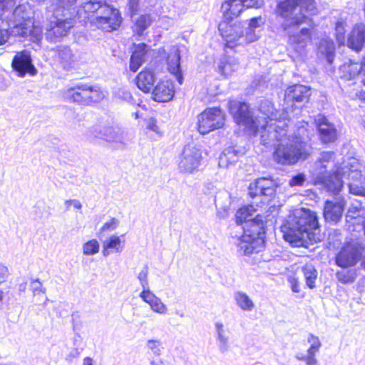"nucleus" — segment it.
<instances>
[{"instance_id": "obj_24", "label": "nucleus", "mask_w": 365, "mask_h": 365, "mask_svg": "<svg viewBox=\"0 0 365 365\" xmlns=\"http://www.w3.org/2000/svg\"><path fill=\"white\" fill-rule=\"evenodd\" d=\"M346 178L350 180L348 185L351 193L365 196V173L362 170L349 172Z\"/></svg>"}, {"instance_id": "obj_61", "label": "nucleus", "mask_w": 365, "mask_h": 365, "mask_svg": "<svg viewBox=\"0 0 365 365\" xmlns=\"http://www.w3.org/2000/svg\"><path fill=\"white\" fill-rule=\"evenodd\" d=\"M6 0H0V13L3 12L6 8Z\"/></svg>"}, {"instance_id": "obj_2", "label": "nucleus", "mask_w": 365, "mask_h": 365, "mask_svg": "<svg viewBox=\"0 0 365 365\" xmlns=\"http://www.w3.org/2000/svg\"><path fill=\"white\" fill-rule=\"evenodd\" d=\"M283 237L295 247H307L309 242L321 241L317 214L309 209L296 210L281 227Z\"/></svg>"}, {"instance_id": "obj_40", "label": "nucleus", "mask_w": 365, "mask_h": 365, "mask_svg": "<svg viewBox=\"0 0 365 365\" xmlns=\"http://www.w3.org/2000/svg\"><path fill=\"white\" fill-rule=\"evenodd\" d=\"M142 299L150 305V307L155 312H160V304L157 297L148 290H143L140 293Z\"/></svg>"}, {"instance_id": "obj_28", "label": "nucleus", "mask_w": 365, "mask_h": 365, "mask_svg": "<svg viewBox=\"0 0 365 365\" xmlns=\"http://www.w3.org/2000/svg\"><path fill=\"white\" fill-rule=\"evenodd\" d=\"M147 53V45L144 43H138L135 46L130 58L129 68L132 72H136L142 66L144 57Z\"/></svg>"}, {"instance_id": "obj_56", "label": "nucleus", "mask_w": 365, "mask_h": 365, "mask_svg": "<svg viewBox=\"0 0 365 365\" xmlns=\"http://www.w3.org/2000/svg\"><path fill=\"white\" fill-rule=\"evenodd\" d=\"M291 283H292V290L296 293L299 292H300V286H299V282L297 280L293 279V281L291 282Z\"/></svg>"}, {"instance_id": "obj_38", "label": "nucleus", "mask_w": 365, "mask_h": 365, "mask_svg": "<svg viewBox=\"0 0 365 365\" xmlns=\"http://www.w3.org/2000/svg\"><path fill=\"white\" fill-rule=\"evenodd\" d=\"M175 87L173 80L169 78L161 81V103L168 102L173 99Z\"/></svg>"}, {"instance_id": "obj_4", "label": "nucleus", "mask_w": 365, "mask_h": 365, "mask_svg": "<svg viewBox=\"0 0 365 365\" xmlns=\"http://www.w3.org/2000/svg\"><path fill=\"white\" fill-rule=\"evenodd\" d=\"M256 210L252 205L242 207L236 213L237 227L243 230L244 234L237 239V252L250 256L261 252L264 245L265 231L263 221L255 215Z\"/></svg>"}, {"instance_id": "obj_20", "label": "nucleus", "mask_w": 365, "mask_h": 365, "mask_svg": "<svg viewBox=\"0 0 365 365\" xmlns=\"http://www.w3.org/2000/svg\"><path fill=\"white\" fill-rule=\"evenodd\" d=\"M340 78L350 81L357 76H365V58L360 63L349 60L339 67Z\"/></svg>"}, {"instance_id": "obj_33", "label": "nucleus", "mask_w": 365, "mask_h": 365, "mask_svg": "<svg viewBox=\"0 0 365 365\" xmlns=\"http://www.w3.org/2000/svg\"><path fill=\"white\" fill-rule=\"evenodd\" d=\"M234 299L237 307L244 312H252L255 307L252 299L245 292L241 291L235 292Z\"/></svg>"}, {"instance_id": "obj_44", "label": "nucleus", "mask_w": 365, "mask_h": 365, "mask_svg": "<svg viewBox=\"0 0 365 365\" xmlns=\"http://www.w3.org/2000/svg\"><path fill=\"white\" fill-rule=\"evenodd\" d=\"M128 14L130 18L137 15L140 9V0H127Z\"/></svg>"}, {"instance_id": "obj_21", "label": "nucleus", "mask_w": 365, "mask_h": 365, "mask_svg": "<svg viewBox=\"0 0 365 365\" xmlns=\"http://www.w3.org/2000/svg\"><path fill=\"white\" fill-rule=\"evenodd\" d=\"M168 70L170 76L174 78L179 84H182L183 76L180 68V53L178 47L170 48L167 56Z\"/></svg>"}, {"instance_id": "obj_41", "label": "nucleus", "mask_w": 365, "mask_h": 365, "mask_svg": "<svg viewBox=\"0 0 365 365\" xmlns=\"http://www.w3.org/2000/svg\"><path fill=\"white\" fill-rule=\"evenodd\" d=\"M100 245L97 240L91 239L83 245V253L85 255H93L99 252Z\"/></svg>"}, {"instance_id": "obj_29", "label": "nucleus", "mask_w": 365, "mask_h": 365, "mask_svg": "<svg viewBox=\"0 0 365 365\" xmlns=\"http://www.w3.org/2000/svg\"><path fill=\"white\" fill-rule=\"evenodd\" d=\"M124 241L121 240L120 236L115 235H110L103 245L102 254L103 256H108L112 250L115 252L122 251Z\"/></svg>"}, {"instance_id": "obj_49", "label": "nucleus", "mask_w": 365, "mask_h": 365, "mask_svg": "<svg viewBox=\"0 0 365 365\" xmlns=\"http://www.w3.org/2000/svg\"><path fill=\"white\" fill-rule=\"evenodd\" d=\"M305 180V175L304 173H299L292 178V179L289 180V185L291 187L301 186L303 185Z\"/></svg>"}, {"instance_id": "obj_45", "label": "nucleus", "mask_w": 365, "mask_h": 365, "mask_svg": "<svg viewBox=\"0 0 365 365\" xmlns=\"http://www.w3.org/2000/svg\"><path fill=\"white\" fill-rule=\"evenodd\" d=\"M262 23V19L261 17H255L250 19L248 26L245 28V33L251 31L257 35V39L258 38V34L256 32V29L260 26V24Z\"/></svg>"}, {"instance_id": "obj_7", "label": "nucleus", "mask_w": 365, "mask_h": 365, "mask_svg": "<svg viewBox=\"0 0 365 365\" xmlns=\"http://www.w3.org/2000/svg\"><path fill=\"white\" fill-rule=\"evenodd\" d=\"M334 153L332 151H324L320 155L312 168V175L315 180L324 185L328 192H332L336 194L342 188V182L339 178V175L329 174L327 175V168L334 158Z\"/></svg>"}, {"instance_id": "obj_10", "label": "nucleus", "mask_w": 365, "mask_h": 365, "mask_svg": "<svg viewBox=\"0 0 365 365\" xmlns=\"http://www.w3.org/2000/svg\"><path fill=\"white\" fill-rule=\"evenodd\" d=\"M122 22L123 18L120 11L107 4L103 6L94 24L102 31L112 32L117 30Z\"/></svg>"}, {"instance_id": "obj_48", "label": "nucleus", "mask_w": 365, "mask_h": 365, "mask_svg": "<svg viewBox=\"0 0 365 365\" xmlns=\"http://www.w3.org/2000/svg\"><path fill=\"white\" fill-rule=\"evenodd\" d=\"M337 279L343 284L351 283L354 278L349 272L339 271L336 274Z\"/></svg>"}, {"instance_id": "obj_36", "label": "nucleus", "mask_w": 365, "mask_h": 365, "mask_svg": "<svg viewBox=\"0 0 365 365\" xmlns=\"http://www.w3.org/2000/svg\"><path fill=\"white\" fill-rule=\"evenodd\" d=\"M361 170V165L355 158L350 159L343 167L337 168L335 170V175H339V178L342 181V178H346L349 172H356ZM343 183V182H341Z\"/></svg>"}, {"instance_id": "obj_27", "label": "nucleus", "mask_w": 365, "mask_h": 365, "mask_svg": "<svg viewBox=\"0 0 365 365\" xmlns=\"http://www.w3.org/2000/svg\"><path fill=\"white\" fill-rule=\"evenodd\" d=\"M314 27V26L313 27L307 26V27L301 29L297 33H293L292 29L295 27H291L289 32L285 31L289 35L290 43L295 45V48L302 49L306 46L307 42L311 39V30Z\"/></svg>"}, {"instance_id": "obj_47", "label": "nucleus", "mask_w": 365, "mask_h": 365, "mask_svg": "<svg viewBox=\"0 0 365 365\" xmlns=\"http://www.w3.org/2000/svg\"><path fill=\"white\" fill-rule=\"evenodd\" d=\"M118 220L117 218L112 217L101 226L99 231L101 233L108 231H113L118 227Z\"/></svg>"}, {"instance_id": "obj_13", "label": "nucleus", "mask_w": 365, "mask_h": 365, "mask_svg": "<svg viewBox=\"0 0 365 365\" xmlns=\"http://www.w3.org/2000/svg\"><path fill=\"white\" fill-rule=\"evenodd\" d=\"M263 0H227L221 6L224 20H232L237 18L244 8H259Z\"/></svg>"}, {"instance_id": "obj_32", "label": "nucleus", "mask_w": 365, "mask_h": 365, "mask_svg": "<svg viewBox=\"0 0 365 365\" xmlns=\"http://www.w3.org/2000/svg\"><path fill=\"white\" fill-rule=\"evenodd\" d=\"M301 273L303 275L307 287L312 289L315 288L318 272L314 266L312 264H306L302 267Z\"/></svg>"}, {"instance_id": "obj_55", "label": "nucleus", "mask_w": 365, "mask_h": 365, "mask_svg": "<svg viewBox=\"0 0 365 365\" xmlns=\"http://www.w3.org/2000/svg\"><path fill=\"white\" fill-rule=\"evenodd\" d=\"M362 81L364 83L363 87L359 92L356 93V96L360 101L365 102V79L363 78Z\"/></svg>"}, {"instance_id": "obj_64", "label": "nucleus", "mask_w": 365, "mask_h": 365, "mask_svg": "<svg viewBox=\"0 0 365 365\" xmlns=\"http://www.w3.org/2000/svg\"><path fill=\"white\" fill-rule=\"evenodd\" d=\"M21 35L22 36H26V35H27V31H22V33L21 34Z\"/></svg>"}, {"instance_id": "obj_37", "label": "nucleus", "mask_w": 365, "mask_h": 365, "mask_svg": "<svg viewBox=\"0 0 365 365\" xmlns=\"http://www.w3.org/2000/svg\"><path fill=\"white\" fill-rule=\"evenodd\" d=\"M238 67L239 65L234 58L227 56L220 61L218 68L222 74L225 76H230L232 72L237 71Z\"/></svg>"}, {"instance_id": "obj_8", "label": "nucleus", "mask_w": 365, "mask_h": 365, "mask_svg": "<svg viewBox=\"0 0 365 365\" xmlns=\"http://www.w3.org/2000/svg\"><path fill=\"white\" fill-rule=\"evenodd\" d=\"M231 20H223L218 25V30L227 47L232 48L236 44H244L254 42L257 35L251 31L245 33L244 25L240 22L230 23Z\"/></svg>"}, {"instance_id": "obj_26", "label": "nucleus", "mask_w": 365, "mask_h": 365, "mask_svg": "<svg viewBox=\"0 0 365 365\" xmlns=\"http://www.w3.org/2000/svg\"><path fill=\"white\" fill-rule=\"evenodd\" d=\"M55 52V58L61 65V66L66 70L71 68L76 59L71 49L66 46H58L53 49Z\"/></svg>"}, {"instance_id": "obj_19", "label": "nucleus", "mask_w": 365, "mask_h": 365, "mask_svg": "<svg viewBox=\"0 0 365 365\" xmlns=\"http://www.w3.org/2000/svg\"><path fill=\"white\" fill-rule=\"evenodd\" d=\"M339 190L336 194L330 192L335 197L333 200H327L324 207V217L326 221L338 222L341 216L345 206L344 199L339 196Z\"/></svg>"}, {"instance_id": "obj_9", "label": "nucleus", "mask_w": 365, "mask_h": 365, "mask_svg": "<svg viewBox=\"0 0 365 365\" xmlns=\"http://www.w3.org/2000/svg\"><path fill=\"white\" fill-rule=\"evenodd\" d=\"M225 123V114L219 108H209L198 115V130L201 134H207L220 128Z\"/></svg>"}, {"instance_id": "obj_25", "label": "nucleus", "mask_w": 365, "mask_h": 365, "mask_svg": "<svg viewBox=\"0 0 365 365\" xmlns=\"http://www.w3.org/2000/svg\"><path fill=\"white\" fill-rule=\"evenodd\" d=\"M346 41L349 48L356 51H360L365 43V25L364 24L356 25Z\"/></svg>"}, {"instance_id": "obj_62", "label": "nucleus", "mask_w": 365, "mask_h": 365, "mask_svg": "<svg viewBox=\"0 0 365 365\" xmlns=\"http://www.w3.org/2000/svg\"><path fill=\"white\" fill-rule=\"evenodd\" d=\"M3 297H4V292H3V291L1 289H0V303L3 300Z\"/></svg>"}, {"instance_id": "obj_15", "label": "nucleus", "mask_w": 365, "mask_h": 365, "mask_svg": "<svg viewBox=\"0 0 365 365\" xmlns=\"http://www.w3.org/2000/svg\"><path fill=\"white\" fill-rule=\"evenodd\" d=\"M276 184L273 180L268 178H259L249 186V195L251 197H263L262 201L269 202L275 195Z\"/></svg>"}, {"instance_id": "obj_59", "label": "nucleus", "mask_w": 365, "mask_h": 365, "mask_svg": "<svg viewBox=\"0 0 365 365\" xmlns=\"http://www.w3.org/2000/svg\"><path fill=\"white\" fill-rule=\"evenodd\" d=\"M93 359L91 357L87 356L83 359L82 365H93Z\"/></svg>"}, {"instance_id": "obj_39", "label": "nucleus", "mask_w": 365, "mask_h": 365, "mask_svg": "<svg viewBox=\"0 0 365 365\" xmlns=\"http://www.w3.org/2000/svg\"><path fill=\"white\" fill-rule=\"evenodd\" d=\"M33 283H38L39 285L38 287L33 288V302L36 305L45 304L46 302L47 301V297L45 290L42 289L41 282H39L38 280H35L33 282Z\"/></svg>"}, {"instance_id": "obj_42", "label": "nucleus", "mask_w": 365, "mask_h": 365, "mask_svg": "<svg viewBox=\"0 0 365 365\" xmlns=\"http://www.w3.org/2000/svg\"><path fill=\"white\" fill-rule=\"evenodd\" d=\"M345 33V23L342 21H337L335 25V36L339 45H344L346 42Z\"/></svg>"}, {"instance_id": "obj_63", "label": "nucleus", "mask_w": 365, "mask_h": 365, "mask_svg": "<svg viewBox=\"0 0 365 365\" xmlns=\"http://www.w3.org/2000/svg\"><path fill=\"white\" fill-rule=\"evenodd\" d=\"M166 309L165 305L161 303V308H160V310H161V314L164 312V311Z\"/></svg>"}, {"instance_id": "obj_58", "label": "nucleus", "mask_w": 365, "mask_h": 365, "mask_svg": "<svg viewBox=\"0 0 365 365\" xmlns=\"http://www.w3.org/2000/svg\"><path fill=\"white\" fill-rule=\"evenodd\" d=\"M67 205H73L74 207H76L77 209L81 208V202L76 200H70L67 201Z\"/></svg>"}, {"instance_id": "obj_51", "label": "nucleus", "mask_w": 365, "mask_h": 365, "mask_svg": "<svg viewBox=\"0 0 365 365\" xmlns=\"http://www.w3.org/2000/svg\"><path fill=\"white\" fill-rule=\"evenodd\" d=\"M10 38V33L8 29L0 26V46L5 44Z\"/></svg>"}, {"instance_id": "obj_30", "label": "nucleus", "mask_w": 365, "mask_h": 365, "mask_svg": "<svg viewBox=\"0 0 365 365\" xmlns=\"http://www.w3.org/2000/svg\"><path fill=\"white\" fill-rule=\"evenodd\" d=\"M239 156L240 152L236 150L233 147H229L225 149L220 155L218 162L219 166L227 168L236 163L239 159Z\"/></svg>"}, {"instance_id": "obj_46", "label": "nucleus", "mask_w": 365, "mask_h": 365, "mask_svg": "<svg viewBox=\"0 0 365 365\" xmlns=\"http://www.w3.org/2000/svg\"><path fill=\"white\" fill-rule=\"evenodd\" d=\"M76 2L77 0H55L56 10H68L73 6Z\"/></svg>"}, {"instance_id": "obj_34", "label": "nucleus", "mask_w": 365, "mask_h": 365, "mask_svg": "<svg viewBox=\"0 0 365 365\" xmlns=\"http://www.w3.org/2000/svg\"><path fill=\"white\" fill-rule=\"evenodd\" d=\"M153 21L150 14H145L140 15L135 21L133 29L138 36H141L144 31L149 27Z\"/></svg>"}, {"instance_id": "obj_14", "label": "nucleus", "mask_w": 365, "mask_h": 365, "mask_svg": "<svg viewBox=\"0 0 365 365\" xmlns=\"http://www.w3.org/2000/svg\"><path fill=\"white\" fill-rule=\"evenodd\" d=\"M364 247L359 242H354L344 247L336 257V264L343 268L355 265L359 260Z\"/></svg>"}, {"instance_id": "obj_1", "label": "nucleus", "mask_w": 365, "mask_h": 365, "mask_svg": "<svg viewBox=\"0 0 365 365\" xmlns=\"http://www.w3.org/2000/svg\"><path fill=\"white\" fill-rule=\"evenodd\" d=\"M230 113L232 115L235 121L240 125H243L248 130L250 134L256 135L260 127L263 131L262 133L269 134V131H273V128L269 127L273 124L280 125L281 132L286 134V128L288 127L287 121V113L274 110L273 104L269 100L261 101L259 110L264 115V122L260 123L257 118H254L253 115L249 109V106L245 102L237 101H230L229 102Z\"/></svg>"}, {"instance_id": "obj_54", "label": "nucleus", "mask_w": 365, "mask_h": 365, "mask_svg": "<svg viewBox=\"0 0 365 365\" xmlns=\"http://www.w3.org/2000/svg\"><path fill=\"white\" fill-rule=\"evenodd\" d=\"M147 275H148L147 270L143 269L139 272L138 276V278L139 279V280L140 281V282L143 287L145 286V284H147V282H146Z\"/></svg>"}, {"instance_id": "obj_31", "label": "nucleus", "mask_w": 365, "mask_h": 365, "mask_svg": "<svg viewBox=\"0 0 365 365\" xmlns=\"http://www.w3.org/2000/svg\"><path fill=\"white\" fill-rule=\"evenodd\" d=\"M215 331L217 334V341L219 350L224 353L228 350L229 337L227 334V330L222 322H217L215 324Z\"/></svg>"}, {"instance_id": "obj_22", "label": "nucleus", "mask_w": 365, "mask_h": 365, "mask_svg": "<svg viewBox=\"0 0 365 365\" xmlns=\"http://www.w3.org/2000/svg\"><path fill=\"white\" fill-rule=\"evenodd\" d=\"M73 27V24L71 18L64 19H57L51 23L49 29L47 31V36L52 41L66 36L69 30Z\"/></svg>"}, {"instance_id": "obj_35", "label": "nucleus", "mask_w": 365, "mask_h": 365, "mask_svg": "<svg viewBox=\"0 0 365 365\" xmlns=\"http://www.w3.org/2000/svg\"><path fill=\"white\" fill-rule=\"evenodd\" d=\"M319 51L325 56L327 62L331 64L334 61L335 46L332 41L322 39L319 45Z\"/></svg>"}, {"instance_id": "obj_23", "label": "nucleus", "mask_w": 365, "mask_h": 365, "mask_svg": "<svg viewBox=\"0 0 365 365\" xmlns=\"http://www.w3.org/2000/svg\"><path fill=\"white\" fill-rule=\"evenodd\" d=\"M317 125L321 140L324 143L334 142L337 137L336 129L324 116H319L317 120Z\"/></svg>"}, {"instance_id": "obj_18", "label": "nucleus", "mask_w": 365, "mask_h": 365, "mask_svg": "<svg viewBox=\"0 0 365 365\" xmlns=\"http://www.w3.org/2000/svg\"><path fill=\"white\" fill-rule=\"evenodd\" d=\"M106 2L97 0L87 1L79 6L77 11V16L81 21L95 24L97 16H99L101 11L103 10Z\"/></svg>"}, {"instance_id": "obj_5", "label": "nucleus", "mask_w": 365, "mask_h": 365, "mask_svg": "<svg viewBox=\"0 0 365 365\" xmlns=\"http://www.w3.org/2000/svg\"><path fill=\"white\" fill-rule=\"evenodd\" d=\"M277 16L284 19L282 24L284 31L289 32L291 27L298 28L302 24L313 27L314 23L311 16L318 13L314 0H276Z\"/></svg>"}, {"instance_id": "obj_6", "label": "nucleus", "mask_w": 365, "mask_h": 365, "mask_svg": "<svg viewBox=\"0 0 365 365\" xmlns=\"http://www.w3.org/2000/svg\"><path fill=\"white\" fill-rule=\"evenodd\" d=\"M64 97L70 103L92 106L101 102L105 94L97 85L81 83L68 88L64 92Z\"/></svg>"}, {"instance_id": "obj_11", "label": "nucleus", "mask_w": 365, "mask_h": 365, "mask_svg": "<svg viewBox=\"0 0 365 365\" xmlns=\"http://www.w3.org/2000/svg\"><path fill=\"white\" fill-rule=\"evenodd\" d=\"M201 160V150L195 145L187 144L182 150L178 167L182 173H192L199 168Z\"/></svg>"}, {"instance_id": "obj_60", "label": "nucleus", "mask_w": 365, "mask_h": 365, "mask_svg": "<svg viewBox=\"0 0 365 365\" xmlns=\"http://www.w3.org/2000/svg\"><path fill=\"white\" fill-rule=\"evenodd\" d=\"M148 346L149 349H153L158 346V341H153V340H150L148 342Z\"/></svg>"}, {"instance_id": "obj_50", "label": "nucleus", "mask_w": 365, "mask_h": 365, "mask_svg": "<svg viewBox=\"0 0 365 365\" xmlns=\"http://www.w3.org/2000/svg\"><path fill=\"white\" fill-rule=\"evenodd\" d=\"M315 356L316 354L307 353V356H302V358H299V361H305L306 365H316L317 364V359Z\"/></svg>"}, {"instance_id": "obj_57", "label": "nucleus", "mask_w": 365, "mask_h": 365, "mask_svg": "<svg viewBox=\"0 0 365 365\" xmlns=\"http://www.w3.org/2000/svg\"><path fill=\"white\" fill-rule=\"evenodd\" d=\"M7 272L6 267L0 265V283L4 281V278L6 277Z\"/></svg>"}, {"instance_id": "obj_17", "label": "nucleus", "mask_w": 365, "mask_h": 365, "mask_svg": "<svg viewBox=\"0 0 365 365\" xmlns=\"http://www.w3.org/2000/svg\"><path fill=\"white\" fill-rule=\"evenodd\" d=\"M311 89L306 86L294 84L288 87L284 93L285 109L292 107L294 103H304L309 101Z\"/></svg>"}, {"instance_id": "obj_16", "label": "nucleus", "mask_w": 365, "mask_h": 365, "mask_svg": "<svg viewBox=\"0 0 365 365\" xmlns=\"http://www.w3.org/2000/svg\"><path fill=\"white\" fill-rule=\"evenodd\" d=\"M137 87L143 93H148L152 91L151 98L156 102H160V94L158 86H155V78L153 71L145 68L135 77Z\"/></svg>"}, {"instance_id": "obj_52", "label": "nucleus", "mask_w": 365, "mask_h": 365, "mask_svg": "<svg viewBox=\"0 0 365 365\" xmlns=\"http://www.w3.org/2000/svg\"><path fill=\"white\" fill-rule=\"evenodd\" d=\"M173 25V20L168 16L161 17V28L168 29L170 26Z\"/></svg>"}, {"instance_id": "obj_3", "label": "nucleus", "mask_w": 365, "mask_h": 365, "mask_svg": "<svg viewBox=\"0 0 365 365\" xmlns=\"http://www.w3.org/2000/svg\"><path fill=\"white\" fill-rule=\"evenodd\" d=\"M280 125H272L269 128H273V131H269V134L262 133L261 135L262 142L264 145H269L273 140L279 141V144L275 147L273 152L274 161L282 165H292L297 163L299 159H306L309 155L306 144L302 135L307 132L304 127L299 128L298 135L290 139L287 138L286 134L277 130L281 128Z\"/></svg>"}, {"instance_id": "obj_12", "label": "nucleus", "mask_w": 365, "mask_h": 365, "mask_svg": "<svg viewBox=\"0 0 365 365\" xmlns=\"http://www.w3.org/2000/svg\"><path fill=\"white\" fill-rule=\"evenodd\" d=\"M11 66L16 73L17 76L20 78H24L27 74L34 76L37 73V69L33 63L31 51L27 49L16 52Z\"/></svg>"}, {"instance_id": "obj_53", "label": "nucleus", "mask_w": 365, "mask_h": 365, "mask_svg": "<svg viewBox=\"0 0 365 365\" xmlns=\"http://www.w3.org/2000/svg\"><path fill=\"white\" fill-rule=\"evenodd\" d=\"M147 128L150 130L157 131L158 126H157L156 119H154V118L148 119L147 121Z\"/></svg>"}, {"instance_id": "obj_43", "label": "nucleus", "mask_w": 365, "mask_h": 365, "mask_svg": "<svg viewBox=\"0 0 365 365\" xmlns=\"http://www.w3.org/2000/svg\"><path fill=\"white\" fill-rule=\"evenodd\" d=\"M307 341L310 344V347L308 349L307 353L317 354L319 352L322 346V343L318 336L313 334H309L307 338Z\"/></svg>"}]
</instances>
